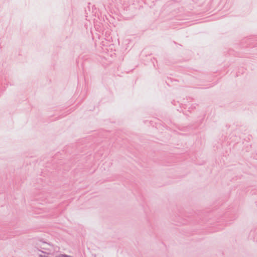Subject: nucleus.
I'll use <instances>...</instances> for the list:
<instances>
[{
    "label": "nucleus",
    "mask_w": 257,
    "mask_h": 257,
    "mask_svg": "<svg viewBox=\"0 0 257 257\" xmlns=\"http://www.w3.org/2000/svg\"><path fill=\"white\" fill-rule=\"evenodd\" d=\"M55 257H72L70 255L65 254H60L58 255H56Z\"/></svg>",
    "instance_id": "nucleus-1"
},
{
    "label": "nucleus",
    "mask_w": 257,
    "mask_h": 257,
    "mask_svg": "<svg viewBox=\"0 0 257 257\" xmlns=\"http://www.w3.org/2000/svg\"><path fill=\"white\" fill-rule=\"evenodd\" d=\"M196 108V105L195 104H193V105H192L191 106V107H189L188 108V111H191V110L193 109L194 108Z\"/></svg>",
    "instance_id": "nucleus-2"
},
{
    "label": "nucleus",
    "mask_w": 257,
    "mask_h": 257,
    "mask_svg": "<svg viewBox=\"0 0 257 257\" xmlns=\"http://www.w3.org/2000/svg\"><path fill=\"white\" fill-rule=\"evenodd\" d=\"M7 238V237L2 236L1 235H0V239H5Z\"/></svg>",
    "instance_id": "nucleus-3"
},
{
    "label": "nucleus",
    "mask_w": 257,
    "mask_h": 257,
    "mask_svg": "<svg viewBox=\"0 0 257 257\" xmlns=\"http://www.w3.org/2000/svg\"><path fill=\"white\" fill-rule=\"evenodd\" d=\"M250 47H252V46H250ZM257 47V41L255 43L254 45H252V47Z\"/></svg>",
    "instance_id": "nucleus-4"
},
{
    "label": "nucleus",
    "mask_w": 257,
    "mask_h": 257,
    "mask_svg": "<svg viewBox=\"0 0 257 257\" xmlns=\"http://www.w3.org/2000/svg\"><path fill=\"white\" fill-rule=\"evenodd\" d=\"M39 256H40V257H45V256H46V255H42V254H40V255H39Z\"/></svg>",
    "instance_id": "nucleus-5"
},
{
    "label": "nucleus",
    "mask_w": 257,
    "mask_h": 257,
    "mask_svg": "<svg viewBox=\"0 0 257 257\" xmlns=\"http://www.w3.org/2000/svg\"><path fill=\"white\" fill-rule=\"evenodd\" d=\"M153 65H154V67H155V68H156V66H155V62H154V61H153Z\"/></svg>",
    "instance_id": "nucleus-6"
},
{
    "label": "nucleus",
    "mask_w": 257,
    "mask_h": 257,
    "mask_svg": "<svg viewBox=\"0 0 257 257\" xmlns=\"http://www.w3.org/2000/svg\"><path fill=\"white\" fill-rule=\"evenodd\" d=\"M248 40V43L250 44L251 43V40Z\"/></svg>",
    "instance_id": "nucleus-7"
},
{
    "label": "nucleus",
    "mask_w": 257,
    "mask_h": 257,
    "mask_svg": "<svg viewBox=\"0 0 257 257\" xmlns=\"http://www.w3.org/2000/svg\"><path fill=\"white\" fill-rule=\"evenodd\" d=\"M41 247L42 248H43V249H46V247Z\"/></svg>",
    "instance_id": "nucleus-8"
},
{
    "label": "nucleus",
    "mask_w": 257,
    "mask_h": 257,
    "mask_svg": "<svg viewBox=\"0 0 257 257\" xmlns=\"http://www.w3.org/2000/svg\"><path fill=\"white\" fill-rule=\"evenodd\" d=\"M42 243H43V244H45V243H46V242L43 241V242H42Z\"/></svg>",
    "instance_id": "nucleus-9"
},
{
    "label": "nucleus",
    "mask_w": 257,
    "mask_h": 257,
    "mask_svg": "<svg viewBox=\"0 0 257 257\" xmlns=\"http://www.w3.org/2000/svg\"><path fill=\"white\" fill-rule=\"evenodd\" d=\"M42 253H46V252H44V251H42Z\"/></svg>",
    "instance_id": "nucleus-10"
},
{
    "label": "nucleus",
    "mask_w": 257,
    "mask_h": 257,
    "mask_svg": "<svg viewBox=\"0 0 257 257\" xmlns=\"http://www.w3.org/2000/svg\"><path fill=\"white\" fill-rule=\"evenodd\" d=\"M255 203H256V206H257V202H256Z\"/></svg>",
    "instance_id": "nucleus-11"
}]
</instances>
